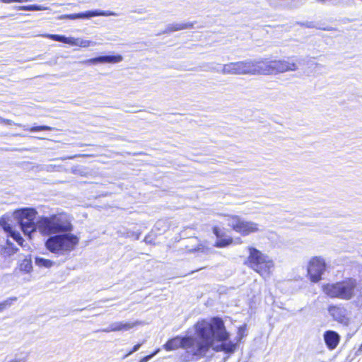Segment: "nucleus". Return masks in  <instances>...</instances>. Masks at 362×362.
I'll list each match as a JSON object with an SVG mask.
<instances>
[{
	"instance_id": "1",
	"label": "nucleus",
	"mask_w": 362,
	"mask_h": 362,
	"mask_svg": "<svg viewBox=\"0 0 362 362\" xmlns=\"http://www.w3.org/2000/svg\"><path fill=\"white\" fill-rule=\"evenodd\" d=\"M194 327L196 337H176L168 340L163 345V348L166 351L182 348L185 350V353L181 357L185 361L198 360L204 356L214 341L222 342L220 350L226 353H233L235 351V344L226 341L228 333L221 319L214 317L210 320H202L197 322Z\"/></svg>"
},
{
	"instance_id": "2",
	"label": "nucleus",
	"mask_w": 362,
	"mask_h": 362,
	"mask_svg": "<svg viewBox=\"0 0 362 362\" xmlns=\"http://www.w3.org/2000/svg\"><path fill=\"white\" fill-rule=\"evenodd\" d=\"M37 226L42 235H49L45 241V247L52 253L67 255L78 244L79 238L71 233L74 226L66 214L42 216L37 221Z\"/></svg>"
},
{
	"instance_id": "3",
	"label": "nucleus",
	"mask_w": 362,
	"mask_h": 362,
	"mask_svg": "<svg viewBox=\"0 0 362 362\" xmlns=\"http://www.w3.org/2000/svg\"><path fill=\"white\" fill-rule=\"evenodd\" d=\"M258 60H245L236 62H230L222 65L221 69L209 67V70L224 75H245L259 74Z\"/></svg>"
},
{
	"instance_id": "4",
	"label": "nucleus",
	"mask_w": 362,
	"mask_h": 362,
	"mask_svg": "<svg viewBox=\"0 0 362 362\" xmlns=\"http://www.w3.org/2000/svg\"><path fill=\"white\" fill-rule=\"evenodd\" d=\"M249 256L246 264L263 278L269 276L274 267L273 260L255 247H249Z\"/></svg>"
},
{
	"instance_id": "5",
	"label": "nucleus",
	"mask_w": 362,
	"mask_h": 362,
	"mask_svg": "<svg viewBox=\"0 0 362 362\" xmlns=\"http://www.w3.org/2000/svg\"><path fill=\"white\" fill-rule=\"evenodd\" d=\"M356 280L346 279L334 284H327L323 286V291L332 298L350 300L354 296Z\"/></svg>"
},
{
	"instance_id": "6",
	"label": "nucleus",
	"mask_w": 362,
	"mask_h": 362,
	"mask_svg": "<svg viewBox=\"0 0 362 362\" xmlns=\"http://www.w3.org/2000/svg\"><path fill=\"white\" fill-rule=\"evenodd\" d=\"M259 74H271L296 71L298 66L293 57L280 60L268 61L267 59H258Z\"/></svg>"
},
{
	"instance_id": "7",
	"label": "nucleus",
	"mask_w": 362,
	"mask_h": 362,
	"mask_svg": "<svg viewBox=\"0 0 362 362\" xmlns=\"http://www.w3.org/2000/svg\"><path fill=\"white\" fill-rule=\"evenodd\" d=\"M37 212L32 208H23L14 211V218L19 223L21 230L25 235L30 236L31 233L35 231L37 223L35 224V219Z\"/></svg>"
},
{
	"instance_id": "8",
	"label": "nucleus",
	"mask_w": 362,
	"mask_h": 362,
	"mask_svg": "<svg viewBox=\"0 0 362 362\" xmlns=\"http://www.w3.org/2000/svg\"><path fill=\"white\" fill-rule=\"evenodd\" d=\"M226 217L228 226L242 235L259 231V225L253 221H246L236 215H227Z\"/></svg>"
},
{
	"instance_id": "9",
	"label": "nucleus",
	"mask_w": 362,
	"mask_h": 362,
	"mask_svg": "<svg viewBox=\"0 0 362 362\" xmlns=\"http://www.w3.org/2000/svg\"><path fill=\"white\" fill-rule=\"evenodd\" d=\"M326 269V264L324 259L320 257H313L308 266V274L311 281L318 282L321 279Z\"/></svg>"
},
{
	"instance_id": "10",
	"label": "nucleus",
	"mask_w": 362,
	"mask_h": 362,
	"mask_svg": "<svg viewBox=\"0 0 362 362\" xmlns=\"http://www.w3.org/2000/svg\"><path fill=\"white\" fill-rule=\"evenodd\" d=\"M46 37L54 41L69 44L72 46H79L81 47H88L98 45V43L94 41L73 37H66L60 35L48 34Z\"/></svg>"
},
{
	"instance_id": "11",
	"label": "nucleus",
	"mask_w": 362,
	"mask_h": 362,
	"mask_svg": "<svg viewBox=\"0 0 362 362\" xmlns=\"http://www.w3.org/2000/svg\"><path fill=\"white\" fill-rule=\"evenodd\" d=\"M117 16V14L115 12L110 11H102V10H93L88 11L86 12L78 13H73V14H67V15H62L59 17V19H71L75 20L78 18H90L95 16Z\"/></svg>"
},
{
	"instance_id": "12",
	"label": "nucleus",
	"mask_w": 362,
	"mask_h": 362,
	"mask_svg": "<svg viewBox=\"0 0 362 362\" xmlns=\"http://www.w3.org/2000/svg\"><path fill=\"white\" fill-rule=\"evenodd\" d=\"M122 60L123 57L121 55H106L81 61L80 63L85 65H95L98 64H116Z\"/></svg>"
},
{
	"instance_id": "13",
	"label": "nucleus",
	"mask_w": 362,
	"mask_h": 362,
	"mask_svg": "<svg viewBox=\"0 0 362 362\" xmlns=\"http://www.w3.org/2000/svg\"><path fill=\"white\" fill-rule=\"evenodd\" d=\"M140 324L139 322L136 321L133 322H115L111 323L107 327L101 329L103 332H119V331H128L137 325Z\"/></svg>"
},
{
	"instance_id": "14",
	"label": "nucleus",
	"mask_w": 362,
	"mask_h": 362,
	"mask_svg": "<svg viewBox=\"0 0 362 362\" xmlns=\"http://www.w3.org/2000/svg\"><path fill=\"white\" fill-rule=\"evenodd\" d=\"M323 338L327 347L329 350H334L338 346L340 341L339 334L333 330L325 332Z\"/></svg>"
},
{
	"instance_id": "15",
	"label": "nucleus",
	"mask_w": 362,
	"mask_h": 362,
	"mask_svg": "<svg viewBox=\"0 0 362 362\" xmlns=\"http://www.w3.org/2000/svg\"><path fill=\"white\" fill-rule=\"evenodd\" d=\"M0 124H9V125L10 124H15V125H17L18 127H22L24 130H28V131H30V132H39V131H51V130L53 129L52 127L47 126V125L35 126V127H33L31 128H28V127H27L25 125L23 126V125H21L20 124H16L13 121H11V119H4V118H2L1 117H0Z\"/></svg>"
},
{
	"instance_id": "16",
	"label": "nucleus",
	"mask_w": 362,
	"mask_h": 362,
	"mask_svg": "<svg viewBox=\"0 0 362 362\" xmlns=\"http://www.w3.org/2000/svg\"><path fill=\"white\" fill-rule=\"evenodd\" d=\"M194 27V23L187 22V23H173L168 24L165 29L161 33L163 34H168L173 32L185 30V29H190Z\"/></svg>"
},
{
	"instance_id": "17",
	"label": "nucleus",
	"mask_w": 362,
	"mask_h": 362,
	"mask_svg": "<svg viewBox=\"0 0 362 362\" xmlns=\"http://www.w3.org/2000/svg\"><path fill=\"white\" fill-rule=\"evenodd\" d=\"M328 312L334 320L339 322H343L344 321L346 310L343 307L331 305L328 308Z\"/></svg>"
},
{
	"instance_id": "18",
	"label": "nucleus",
	"mask_w": 362,
	"mask_h": 362,
	"mask_svg": "<svg viewBox=\"0 0 362 362\" xmlns=\"http://www.w3.org/2000/svg\"><path fill=\"white\" fill-rule=\"evenodd\" d=\"M35 263L39 267H44V268H50L55 264L54 262H53L50 259H45V258L40 257H36L35 258Z\"/></svg>"
},
{
	"instance_id": "19",
	"label": "nucleus",
	"mask_w": 362,
	"mask_h": 362,
	"mask_svg": "<svg viewBox=\"0 0 362 362\" xmlns=\"http://www.w3.org/2000/svg\"><path fill=\"white\" fill-rule=\"evenodd\" d=\"M8 236L12 238L15 241H16L19 245L23 247L24 240L19 232L12 230L8 233Z\"/></svg>"
},
{
	"instance_id": "20",
	"label": "nucleus",
	"mask_w": 362,
	"mask_h": 362,
	"mask_svg": "<svg viewBox=\"0 0 362 362\" xmlns=\"http://www.w3.org/2000/svg\"><path fill=\"white\" fill-rule=\"evenodd\" d=\"M17 300L16 297H11L0 303V313L4 310L11 307L13 302Z\"/></svg>"
},
{
	"instance_id": "21",
	"label": "nucleus",
	"mask_w": 362,
	"mask_h": 362,
	"mask_svg": "<svg viewBox=\"0 0 362 362\" xmlns=\"http://www.w3.org/2000/svg\"><path fill=\"white\" fill-rule=\"evenodd\" d=\"M17 8L21 11H43L45 9V8L41 5L20 6Z\"/></svg>"
},
{
	"instance_id": "22",
	"label": "nucleus",
	"mask_w": 362,
	"mask_h": 362,
	"mask_svg": "<svg viewBox=\"0 0 362 362\" xmlns=\"http://www.w3.org/2000/svg\"><path fill=\"white\" fill-rule=\"evenodd\" d=\"M232 243L231 238H218L215 243L214 246L216 247H224L228 246Z\"/></svg>"
},
{
	"instance_id": "23",
	"label": "nucleus",
	"mask_w": 362,
	"mask_h": 362,
	"mask_svg": "<svg viewBox=\"0 0 362 362\" xmlns=\"http://www.w3.org/2000/svg\"><path fill=\"white\" fill-rule=\"evenodd\" d=\"M33 266L30 261L25 259L20 265V269L25 272H30L32 270Z\"/></svg>"
},
{
	"instance_id": "24",
	"label": "nucleus",
	"mask_w": 362,
	"mask_h": 362,
	"mask_svg": "<svg viewBox=\"0 0 362 362\" xmlns=\"http://www.w3.org/2000/svg\"><path fill=\"white\" fill-rule=\"evenodd\" d=\"M0 226L5 231L8 232V233L11 230H12L11 226L8 223L6 218L4 216L0 218Z\"/></svg>"
},
{
	"instance_id": "25",
	"label": "nucleus",
	"mask_w": 362,
	"mask_h": 362,
	"mask_svg": "<svg viewBox=\"0 0 362 362\" xmlns=\"http://www.w3.org/2000/svg\"><path fill=\"white\" fill-rule=\"evenodd\" d=\"M160 351V349H158L157 350H156L153 353H152L151 354L148 355V356H144L143 357L140 361L139 362H148L149 360H151L153 356H155L158 352Z\"/></svg>"
},
{
	"instance_id": "26",
	"label": "nucleus",
	"mask_w": 362,
	"mask_h": 362,
	"mask_svg": "<svg viewBox=\"0 0 362 362\" xmlns=\"http://www.w3.org/2000/svg\"><path fill=\"white\" fill-rule=\"evenodd\" d=\"M319 3L327 4L329 3L331 4H339L342 2L343 0H316Z\"/></svg>"
},
{
	"instance_id": "27",
	"label": "nucleus",
	"mask_w": 362,
	"mask_h": 362,
	"mask_svg": "<svg viewBox=\"0 0 362 362\" xmlns=\"http://www.w3.org/2000/svg\"><path fill=\"white\" fill-rule=\"evenodd\" d=\"M8 362H28V356L22 357H16L13 359L9 361Z\"/></svg>"
},
{
	"instance_id": "28",
	"label": "nucleus",
	"mask_w": 362,
	"mask_h": 362,
	"mask_svg": "<svg viewBox=\"0 0 362 362\" xmlns=\"http://www.w3.org/2000/svg\"><path fill=\"white\" fill-rule=\"evenodd\" d=\"M142 345V344H137L136 345L134 346V347L132 348V349L131 351H129L125 356V357H127L130 355H132L133 353L137 351L139 348L141 347V346Z\"/></svg>"
},
{
	"instance_id": "29",
	"label": "nucleus",
	"mask_w": 362,
	"mask_h": 362,
	"mask_svg": "<svg viewBox=\"0 0 362 362\" xmlns=\"http://www.w3.org/2000/svg\"><path fill=\"white\" fill-rule=\"evenodd\" d=\"M126 237H134L135 240H139L140 237V233L128 232L126 235Z\"/></svg>"
},
{
	"instance_id": "30",
	"label": "nucleus",
	"mask_w": 362,
	"mask_h": 362,
	"mask_svg": "<svg viewBox=\"0 0 362 362\" xmlns=\"http://www.w3.org/2000/svg\"><path fill=\"white\" fill-rule=\"evenodd\" d=\"M30 1V0H0V1L5 3V4H11V3H13V2H19V3L28 2Z\"/></svg>"
},
{
	"instance_id": "31",
	"label": "nucleus",
	"mask_w": 362,
	"mask_h": 362,
	"mask_svg": "<svg viewBox=\"0 0 362 362\" xmlns=\"http://www.w3.org/2000/svg\"><path fill=\"white\" fill-rule=\"evenodd\" d=\"M245 331V325L239 327L238 335L240 336V338H242L243 337Z\"/></svg>"
},
{
	"instance_id": "32",
	"label": "nucleus",
	"mask_w": 362,
	"mask_h": 362,
	"mask_svg": "<svg viewBox=\"0 0 362 362\" xmlns=\"http://www.w3.org/2000/svg\"><path fill=\"white\" fill-rule=\"evenodd\" d=\"M213 232L218 238H219L221 237L220 229L218 227H216V226L214 227Z\"/></svg>"
},
{
	"instance_id": "33",
	"label": "nucleus",
	"mask_w": 362,
	"mask_h": 362,
	"mask_svg": "<svg viewBox=\"0 0 362 362\" xmlns=\"http://www.w3.org/2000/svg\"><path fill=\"white\" fill-rule=\"evenodd\" d=\"M144 241H145L146 243H151V241L150 240V239H149V237H148V236H146V237H145Z\"/></svg>"
},
{
	"instance_id": "34",
	"label": "nucleus",
	"mask_w": 362,
	"mask_h": 362,
	"mask_svg": "<svg viewBox=\"0 0 362 362\" xmlns=\"http://www.w3.org/2000/svg\"><path fill=\"white\" fill-rule=\"evenodd\" d=\"M6 243H7L8 245H12V243L8 240L6 241Z\"/></svg>"
},
{
	"instance_id": "35",
	"label": "nucleus",
	"mask_w": 362,
	"mask_h": 362,
	"mask_svg": "<svg viewBox=\"0 0 362 362\" xmlns=\"http://www.w3.org/2000/svg\"><path fill=\"white\" fill-rule=\"evenodd\" d=\"M75 157H76V156H69V157H68L67 158H69V159H72V158H75Z\"/></svg>"
},
{
	"instance_id": "36",
	"label": "nucleus",
	"mask_w": 362,
	"mask_h": 362,
	"mask_svg": "<svg viewBox=\"0 0 362 362\" xmlns=\"http://www.w3.org/2000/svg\"><path fill=\"white\" fill-rule=\"evenodd\" d=\"M359 269H361V270H360V272H361V277H362V266H360V267H359Z\"/></svg>"
},
{
	"instance_id": "37",
	"label": "nucleus",
	"mask_w": 362,
	"mask_h": 362,
	"mask_svg": "<svg viewBox=\"0 0 362 362\" xmlns=\"http://www.w3.org/2000/svg\"><path fill=\"white\" fill-rule=\"evenodd\" d=\"M358 350H359V351H362V344L360 346V347H359V349H358Z\"/></svg>"
},
{
	"instance_id": "38",
	"label": "nucleus",
	"mask_w": 362,
	"mask_h": 362,
	"mask_svg": "<svg viewBox=\"0 0 362 362\" xmlns=\"http://www.w3.org/2000/svg\"><path fill=\"white\" fill-rule=\"evenodd\" d=\"M52 166H48L47 168V170H49V168H51Z\"/></svg>"
}]
</instances>
